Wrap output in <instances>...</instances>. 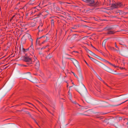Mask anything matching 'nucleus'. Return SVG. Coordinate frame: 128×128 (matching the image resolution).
Returning a JSON list of instances; mask_svg holds the SVG:
<instances>
[{
	"mask_svg": "<svg viewBox=\"0 0 128 128\" xmlns=\"http://www.w3.org/2000/svg\"><path fill=\"white\" fill-rule=\"evenodd\" d=\"M29 73V74H27L26 75L27 77L26 79L33 83H38V80L35 78L32 77L31 74L30 72Z\"/></svg>",
	"mask_w": 128,
	"mask_h": 128,
	"instance_id": "2",
	"label": "nucleus"
},
{
	"mask_svg": "<svg viewBox=\"0 0 128 128\" xmlns=\"http://www.w3.org/2000/svg\"><path fill=\"white\" fill-rule=\"evenodd\" d=\"M23 66H25V67L26 66V65H23Z\"/></svg>",
	"mask_w": 128,
	"mask_h": 128,
	"instance_id": "44",
	"label": "nucleus"
},
{
	"mask_svg": "<svg viewBox=\"0 0 128 128\" xmlns=\"http://www.w3.org/2000/svg\"><path fill=\"white\" fill-rule=\"evenodd\" d=\"M114 50H116L115 48L114 49Z\"/></svg>",
	"mask_w": 128,
	"mask_h": 128,
	"instance_id": "53",
	"label": "nucleus"
},
{
	"mask_svg": "<svg viewBox=\"0 0 128 128\" xmlns=\"http://www.w3.org/2000/svg\"><path fill=\"white\" fill-rule=\"evenodd\" d=\"M50 58V57L49 58Z\"/></svg>",
	"mask_w": 128,
	"mask_h": 128,
	"instance_id": "61",
	"label": "nucleus"
},
{
	"mask_svg": "<svg viewBox=\"0 0 128 128\" xmlns=\"http://www.w3.org/2000/svg\"><path fill=\"white\" fill-rule=\"evenodd\" d=\"M68 97L70 99V98H72V95L71 94L70 92V91H69L68 92Z\"/></svg>",
	"mask_w": 128,
	"mask_h": 128,
	"instance_id": "18",
	"label": "nucleus"
},
{
	"mask_svg": "<svg viewBox=\"0 0 128 128\" xmlns=\"http://www.w3.org/2000/svg\"><path fill=\"white\" fill-rule=\"evenodd\" d=\"M8 119H6V120H7Z\"/></svg>",
	"mask_w": 128,
	"mask_h": 128,
	"instance_id": "58",
	"label": "nucleus"
},
{
	"mask_svg": "<svg viewBox=\"0 0 128 128\" xmlns=\"http://www.w3.org/2000/svg\"><path fill=\"white\" fill-rule=\"evenodd\" d=\"M90 54L93 56H96V55L95 54L92 52L91 51V52L90 53Z\"/></svg>",
	"mask_w": 128,
	"mask_h": 128,
	"instance_id": "25",
	"label": "nucleus"
},
{
	"mask_svg": "<svg viewBox=\"0 0 128 128\" xmlns=\"http://www.w3.org/2000/svg\"><path fill=\"white\" fill-rule=\"evenodd\" d=\"M84 2L87 3H89L90 4L89 5L91 6H95L97 5L98 4H97V2L94 4V0H83Z\"/></svg>",
	"mask_w": 128,
	"mask_h": 128,
	"instance_id": "9",
	"label": "nucleus"
},
{
	"mask_svg": "<svg viewBox=\"0 0 128 128\" xmlns=\"http://www.w3.org/2000/svg\"><path fill=\"white\" fill-rule=\"evenodd\" d=\"M115 46L116 48H117L118 49H119L118 48V47L116 45V43H115Z\"/></svg>",
	"mask_w": 128,
	"mask_h": 128,
	"instance_id": "30",
	"label": "nucleus"
},
{
	"mask_svg": "<svg viewBox=\"0 0 128 128\" xmlns=\"http://www.w3.org/2000/svg\"><path fill=\"white\" fill-rule=\"evenodd\" d=\"M85 62H86V64L88 65V64L86 62V61H85Z\"/></svg>",
	"mask_w": 128,
	"mask_h": 128,
	"instance_id": "45",
	"label": "nucleus"
},
{
	"mask_svg": "<svg viewBox=\"0 0 128 128\" xmlns=\"http://www.w3.org/2000/svg\"><path fill=\"white\" fill-rule=\"evenodd\" d=\"M112 48L114 50V49H115V48Z\"/></svg>",
	"mask_w": 128,
	"mask_h": 128,
	"instance_id": "52",
	"label": "nucleus"
},
{
	"mask_svg": "<svg viewBox=\"0 0 128 128\" xmlns=\"http://www.w3.org/2000/svg\"><path fill=\"white\" fill-rule=\"evenodd\" d=\"M108 64H110L112 66V64L110 62H109Z\"/></svg>",
	"mask_w": 128,
	"mask_h": 128,
	"instance_id": "37",
	"label": "nucleus"
},
{
	"mask_svg": "<svg viewBox=\"0 0 128 128\" xmlns=\"http://www.w3.org/2000/svg\"><path fill=\"white\" fill-rule=\"evenodd\" d=\"M91 46H92L93 48H95L94 47H93V46H92V44H91Z\"/></svg>",
	"mask_w": 128,
	"mask_h": 128,
	"instance_id": "49",
	"label": "nucleus"
},
{
	"mask_svg": "<svg viewBox=\"0 0 128 128\" xmlns=\"http://www.w3.org/2000/svg\"><path fill=\"white\" fill-rule=\"evenodd\" d=\"M94 75L97 77V78L100 80L102 81L104 84L108 86V85L104 82L102 80L101 78L96 73V72H94Z\"/></svg>",
	"mask_w": 128,
	"mask_h": 128,
	"instance_id": "11",
	"label": "nucleus"
},
{
	"mask_svg": "<svg viewBox=\"0 0 128 128\" xmlns=\"http://www.w3.org/2000/svg\"><path fill=\"white\" fill-rule=\"evenodd\" d=\"M86 50L87 52H88L89 53H90V52L91 51L89 50L88 49L86 48Z\"/></svg>",
	"mask_w": 128,
	"mask_h": 128,
	"instance_id": "24",
	"label": "nucleus"
},
{
	"mask_svg": "<svg viewBox=\"0 0 128 128\" xmlns=\"http://www.w3.org/2000/svg\"><path fill=\"white\" fill-rule=\"evenodd\" d=\"M49 56V55H48V56H47V57H48V56Z\"/></svg>",
	"mask_w": 128,
	"mask_h": 128,
	"instance_id": "57",
	"label": "nucleus"
},
{
	"mask_svg": "<svg viewBox=\"0 0 128 128\" xmlns=\"http://www.w3.org/2000/svg\"><path fill=\"white\" fill-rule=\"evenodd\" d=\"M27 102L28 103V104H30L32 105V106H33L34 107H35V106L34 105H33L31 103H30V102Z\"/></svg>",
	"mask_w": 128,
	"mask_h": 128,
	"instance_id": "29",
	"label": "nucleus"
},
{
	"mask_svg": "<svg viewBox=\"0 0 128 128\" xmlns=\"http://www.w3.org/2000/svg\"><path fill=\"white\" fill-rule=\"evenodd\" d=\"M82 114V115H86V116H88V115L87 114Z\"/></svg>",
	"mask_w": 128,
	"mask_h": 128,
	"instance_id": "39",
	"label": "nucleus"
},
{
	"mask_svg": "<svg viewBox=\"0 0 128 128\" xmlns=\"http://www.w3.org/2000/svg\"><path fill=\"white\" fill-rule=\"evenodd\" d=\"M119 44L122 45H123L124 44V41L121 40H119Z\"/></svg>",
	"mask_w": 128,
	"mask_h": 128,
	"instance_id": "15",
	"label": "nucleus"
},
{
	"mask_svg": "<svg viewBox=\"0 0 128 128\" xmlns=\"http://www.w3.org/2000/svg\"><path fill=\"white\" fill-rule=\"evenodd\" d=\"M32 128H33L32 127Z\"/></svg>",
	"mask_w": 128,
	"mask_h": 128,
	"instance_id": "63",
	"label": "nucleus"
},
{
	"mask_svg": "<svg viewBox=\"0 0 128 128\" xmlns=\"http://www.w3.org/2000/svg\"><path fill=\"white\" fill-rule=\"evenodd\" d=\"M88 56L90 58V56L89 55H88Z\"/></svg>",
	"mask_w": 128,
	"mask_h": 128,
	"instance_id": "50",
	"label": "nucleus"
},
{
	"mask_svg": "<svg viewBox=\"0 0 128 128\" xmlns=\"http://www.w3.org/2000/svg\"><path fill=\"white\" fill-rule=\"evenodd\" d=\"M91 60L93 61L94 63H95L96 64H98V65H99L100 66L101 65H103L105 66V68H104V69L106 71H107V72L111 73V72H112V70L108 67L107 66H106L104 64H102V63L98 61L96 59L94 58H92Z\"/></svg>",
	"mask_w": 128,
	"mask_h": 128,
	"instance_id": "1",
	"label": "nucleus"
},
{
	"mask_svg": "<svg viewBox=\"0 0 128 128\" xmlns=\"http://www.w3.org/2000/svg\"><path fill=\"white\" fill-rule=\"evenodd\" d=\"M12 118H10V119H15V120H17V119H18L17 118H16V117H12Z\"/></svg>",
	"mask_w": 128,
	"mask_h": 128,
	"instance_id": "26",
	"label": "nucleus"
},
{
	"mask_svg": "<svg viewBox=\"0 0 128 128\" xmlns=\"http://www.w3.org/2000/svg\"><path fill=\"white\" fill-rule=\"evenodd\" d=\"M34 64L36 66V68H38L40 66V63L39 61L34 56Z\"/></svg>",
	"mask_w": 128,
	"mask_h": 128,
	"instance_id": "10",
	"label": "nucleus"
},
{
	"mask_svg": "<svg viewBox=\"0 0 128 128\" xmlns=\"http://www.w3.org/2000/svg\"><path fill=\"white\" fill-rule=\"evenodd\" d=\"M83 87L81 88L80 90L78 92L80 94V95L83 96L85 95L87 93V90L84 85L83 84Z\"/></svg>",
	"mask_w": 128,
	"mask_h": 128,
	"instance_id": "3",
	"label": "nucleus"
},
{
	"mask_svg": "<svg viewBox=\"0 0 128 128\" xmlns=\"http://www.w3.org/2000/svg\"><path fill=\"white\" fill-rule=\"evenodd\" d=\"M106 42V40H104L103 41L102 44V47H104V48H105V44Z\"/></svg>",
	"mask_w": 128,
	"mask_h": 128,
	"instance_id": "16",
	"label": "nucleus"
},
{
	"mask_svg": "<svg viewBox=\"0 0 128 128\" xmlns=\"http://www.w3.org/2000/svg\"><path fill=\"white\" fill-rule=\"evenodd\" d=\"M103 61L104 62H105L106 63H108H108L109 62L105 60H103Z\"/></svg>",
	"mask_w": 128,
	"mask_h": 128,
	"instance_id": "27",
	"label": "nucleus"
},
{
	"mask_svg": "<svg viewBox=\"0 0 128 128\" xmlns=\"http://www.w3.org/2000/svg\"><path fill=\"white\" fill-rule=\"evenodd\" d=\"M16 125L13 124H11L9 125V126L12 128H13L15 127Z\"/></svg>",
	"mask_w": 128,
	"mask_h": 128,
	"instance_id": "17",
	"label": "nucleus"
},
{
	"mask_svg": "<svg viewBox=\"0 0 128 128\" xmlns=\"http://www.w3.org/2000/svg\"><path fill=\"white\" fill-rule=\"evenodd\" d=\"M23 65H22H22H21V66H23Z\"/></svg>",
	"mask_w": 128,
	"mask_h": 128,
	"instance_id": "56",
	"label": "nucleus"
},
{
	"mask_svg": "<svg viewBox=\"0 0 128 128\" xmlns=\"http://www.w3.org/2000/svg\"><path fill=\"white\" fill-rule=\"evenodd\" d=\"M115 32H114V31H110L108 32L107 33L108 34H114Z\"/></svg>",
	"mask_w": 128,
	"mask_h": 128,
	"instance_id": "19",
	"label": "nucleus"
},
{
	"mask_svg": "<svg viewBox=\"0 0 128 128\" xmlns=\"http://www.w3.org/2000/svg\"><path fill=\"white\" fill-rule=\"evenodd\" d=\"M42 38V40L44 41L42 42V44H44V43L46 42L47 41V36H42L40 37L39 38H38L37 39L36 42L37 43V41L39 42L38 40Z\"/></svg>",
	"mask_w": 128,
	"mask_h": 128,
	"instance_id": "8",
	"label": "nucleus"
},
{
	"mask_svg": "<svg viewBox=\"0 0 128 128\" xmlns=\"http://www.w3.org/2000/svg\"><path fill=\"white\" fill-rule=\"evenodd\" d=\"M90 59L91 60L92 59V57H90Z\"/></svg>",
	"mask_w": 128,
	"mask_h": 128,
	"instance_id": "46",
	"label": "nucleus"
},
{
	"mask_svg": "<svg viewBox=\"0 0 128 128\" xmlns=\"http://www.w3.org/2000/svg\"><path fill=\"white\" fill-rule=\"evenodd\" d=\"M77 36H78L77 35L74 34L71 37L70 40H74L77 38Z\"/></svg>",
	"mask_w": 128,
	"mask_h": 128,
	"instance_id": "14",
	"label": "nucleus"
},
{
	"mask_svg": "<svg viewBox=\"0 0 128 128\" xmlns=\"http://www.w3.org/2000/svg\"><path fill=\"white\" fill-rule=\"evenodd\" d=\"M112 66L115 67H118V66H116L114 64H112Z\"/></svg>",
	"mask_w": 128,
	"mask_h": 128,
	"instance_id": "32",
	"label": "nucleus"
},
{
	"mask_svg": "<svg viewBox=\"0 0 128 128\" xmlns=\"http://www.w3.org/2000/svg\"><path fill=\"white\" fill-rule=\"evenodd\" d=\"M46 109V110L48 111L51 114H52L48 110V109L46 107H45Z\"/></svg>",
	"mask_w": 128,
	"mask_h": 128,
	"instance_id": "36",
	"label": "nucleus"
},
{
	"mask_svg": "<svg viewBox=\"0 0 128 128\" xmlns=\"http://www.w3.org/2000/svg\"><path fill=\"white\" fill-rule=\"evenodd\" d=\"M30 127L31 128H32V127L30 125Z\"/></svg>",
	"mask_w": 128,
	"mask_h": 128,
	"instance_id": "48",
	"label": "nucleus"
},
{
	"mask_svg": "<svg viewBox=\"0 0 128 128\" xmlns=\"http://www.w3.org/2000/svg\"><path fill=\"white\" fill-rule=\"evenodd\" d=\"M125 76H128V74L125 75H124Z\"/></svg>",
	"mask_w": 128,
	"mask_h": 128,
	"instance_id": "41",
	"label": "nucleus"
},
{
	"mask_svg": "<svg viewBox=\"0 0 128 128\" xmlns=\"http://www.w3.org/2000/svg\"><path fill=\"white\" fill-rule=\"evenodd\" d=\"M23 59L24 61L28 63H27V64L30 65L32 63V62L31 58L27 55H25Z\"/></svg>",
	"mask_w": 128,
	"mask_h": 128,
	"instance_id": "4",
	"label": "nucleus"
},
{
	"mask_svg": "<svg viewBox=\"0 0 128 128\" xmlns=\"http://www.w3.org/2000/svg\"><path fill=\"white\" fill-rule=\"evenodd\" d=\"M2 71V70L0 69V72H1Z\"/></svg>",
	"mask_w": 128,
	"mask_h": 128,
	"instance_id": "42",
	"label": "nucleus"
},
{
	"mask_svg": "<svg viewBox=\"0 0 128 128\" xmlns=\"http://www.w3.org/2000/svg\"><path fill=\"white\" fill-rule=\"evenodd\" d=\"M27 39H29L30 41L33 40L31 38V35L30 34L28 33H26L24 35L22 39V40H25Z\"/></svg>",
	"mask_w": 128,
	"mask_h": 128,
	"instance_id": "5",
	"label": "nucleus"
},
{
	"mask_svg": "<svg viewBox=\"0 0 128 128\" xmlns=\"http://www.w3.org/2000/svg\"><path fill=\"white\" fill-rule=\"evenodd\" d=\"M31 42L32 44L30 46V48H31L32 49H33V42L32 41H31Z\"/></svg>",
	"mask_w": 128,
	"mask_h": 128,
	"instance_id": "22",
	"label": "nucleus"
},
{
	"mask_svg": "<svg viewBox=\"0 0 128 128\" xmlns=\"http://www.w3.org/2000/svg\"><path fill=\"white\" fill-rule=\"evenodd\" d=\"M126 124L128 125V122H127Z\"/></svg>",
	"mask_w": 128,
	"mask_h": 128,
	"instance_id": "55",
	"label": "nucleus"
},
{
	"mask_svg": "<svg viewBox=\"0 0 128 128\" xmlns=\"http://www.w3.org/2000/svg\"><path fill=\"white\" fill-rule=\"evenodd\" d=\"M92 69L93 71V72L94 74V72H96L92 68Z\"/></svg>",
	"mask_w": 128,
	"mask_h": 128,
	"instance_id": "31",
	"label": "nucleus"
},
{
	"mask_svg": "<svg viewBox=\"0 0 128 128\" xmlns=\"http://www.w3.org/2000/svg\"><path fill=\"white\" fill-rule=\"evenodd\" d=\"M68 84H67V87H68Z\"/></svg>",
	"mask_w": 128,
	"mask_h": 128,
	"instance_id": "51",
	"label": "nucleus"
},
{
	"mask_svg": "<svg viewBox=\"0 0 128 128\" xmlns=\"http://www.w3.org/2000/svg\"><path fill=\"white\" fill-rule=\"evenodd\" d=\"M120 68L121 70H122L123 69H125V68H124L123 67H120Z\"/></svg>",
	"mask_w": 128,
	"mask_h": 128,
	"instance_id": "35",
	"label": "nucleus"
},
{
	"mask_svg": "<svg viewBox=\"0 0 128 128\" xmlns=\"http://www.w3.org/2000/svg\"><path fill=\"white\" fill-rule=\"evenodd\" d=\"M72 61L73 63L77 68H80V66L78 62L76 60L73 58H67Z\"/></svg>",
	"mask_w": 128,
	"mask_h": 128,
	"instance_id": "6",
	"label": "nucleus"
},
{
	"mask_svg": "<svg viewBox=\"0 0 128 128\" xmlns=\"http://www.w3.org/2000/svg\"><path fill=\"white\" fill-rule=\"evenodd\" d=\"M14 16H13L12 18L11 19H12V18H13V17H14Z\"/></svg>",
	"mask_w": 128,
	"mask_h": 128,
	"instance_id": "43",
	"label": "nucleus"
},
{
	"mask_svg": "<svg viewBox=\"0 0 128 128\" xmlns=\"http://www.w3.org/2000/svg\"><path fill=\"white\" fill-rule=\"evenodd\" d=\"M35 122H36V123L38 124V123L37 122H36V120H35Z\"/></svg>",
	"mask_w": 128,
	"mask_h": 128,
	"instance_id": "47",
	"label": "nucleus"
},
{
	"mask_svg": "<svg viewBox=\"0 0 128 128\" xmlns=\"http://www.w3.org/2000/svg\"><path fill=\"white\" fill-rule=\"evenodd\" d=\"M48 46V45H47L46 46H44L43 48H45L46 47H47Z\"/></svg>",
	"mask_w": 128,
	"mask_h": 128,
	"instance_id": "33",
	"label": "nucleus"
},
{
	"mask_svg": "<svg viewBox=\"0 0 128 128\" xmlns=\"http://www.w3.org/2000/svg\"><path fill=\"white\" fill-rule=\"evenodd\" d=\"M72 73L74 75V76H75L77 78H78L77 76L74 74V72H72Z\"/></svg>",
	"mask_w": 128,
	"mask_h": 128,
	"instance_id": "28",
	"label": "nucleus"
},
{
	"mask_svg": "<svg viewBox=\"0 0 128 128\" xmlns=\"http://www.w3.org/2000/svg\"><path fill=\"white\" fill-rule=\"evenodd\" d=\"M112 119V120H124L125 119L124 118H122L121 117L117 116L116 117H115V118H111Z\"/></svg>",
	"mask_w": 128,
	"mask_h": 128,
	"instance_id": "12",
	"label": "nucleus"
},
{
	"mask_svg": "<svg viewBox=\"0 0 128 128\" xmlns=\"http://www.w3.org/2000/svg\"><path fill=\"white\" fill-rule=\"evenodd\" d=\"M126 8L128 9V8Z\"/></svg>",
	"mask_w": 128,
	"mask_h": 128,
	"instance_id": "60",
	"label": "nucleus"
},
{
	"mask_svg": "<svg viewBox=\"0 0 128 128\" xmlns=\"http://www.w3.org/2000/svg\"><path fill=\"white\" fill-rule=\"evenodd\" d=\"M74 52H76V53H78V52H77V51H74L72 52V53H73Z\"/></svg>",
	"mask_w": 128,
	"mask_h": 128,
	"instance_id": "40",
	"label": "nucleus"
},
{
	"mask_svg": "<svg viewBox=\"0 0 128 128\" xmlns=\"http://www.w3.org/2000/svg\"><path fill=\"white\" fill-rule=\"evenodd\" d=\"M71 87L70 86V88Z\"/></svg>",
	"mask_w": 128,
	"mask_h": 128,
	"instance_id": "62",
	"label": "nucleus"
},
{
	"mask_svg": "<svg viewBox=\"0 0 128 128\" xmlns=\"http://www.w3.org/2000/svg\"><path fill=\"white\" fill-rule=\"evenodd\" d=\"M39 102L40 103V104H41L40 103V102Z\"/></svg>",
	"mask_w": 128,
	"mask_h": 128,
	"instance_id": "59",
	"label": "nucleus"
},
{
	"mask_svg": "<svg viewBox=\"0 0 128 128\" xmlns=\"http://www.w3.org/2000/svg\"><path fill=\"white\" fill-rule=\"evenodd\" d=\"M128 100V99L126 100L125 101H124V102H122V103H121L120 104H119V105H120V104H122V103H124V102H126V101H127V100Z\"/></svg>",
	"mask_w": 128,
	"mask_h": 128,
	"instance_id": "38",
	"label": "nucleus"
},
{
	"mask_svg": "<svg viewBox=\"0 0 128 128\" xmlns=\"http://www.w3.org/2000/svg\"><path fill=\"white\" fill-rule=\"evenodd\" d=\"M112 6L114 8H118L119 7H122L123 5L121 3L118 2L115 4H112Z\"/></svg>",
	"mask_w": 128,
	"mask_h": 128,
	"instance_id": "7",
	"label": "nucleus"
},
{
	"mask_svg": "<svg viewBox=\"0 0 128 128\" xmlns=\"http://www.w3.org/2000/svg\"><path fill=\"white\" fill-rule=\"evenodd\" d=\"M66 55H68V56H70L68 54H66Z\"/></svg>",
	"mask_w": 128,
	"mask_h": 128,
	"instance_id": "54",
	"label": "nucleus"
},
{
	"mask_svg": "<svg viewBox=\"0 0 128 128\" xmlns=\"http://www.w3.org/2000/svg\"><path fill=\"white\" fill-rule=\"evenodd\" d=\"M27 114H28L29 116H31V115L29 112H28V113H27Z\"/></svg>",
	"mask_w": 128,
	"mask_h": 128,
	"instance_id": "34",
	"label": "nucleus"
},
{
	"mask_svg": "<svg viewBox=\"0 0 128 128\" xmlns=\"http://www.w3.org/2000/svg\"><path fill=\"white\" fill-rule=\"evenodd\" d=\"M51 25L52 26H54V20H52L51 21Z\"/></svg>",
	"mask_w": 128,
	"mask_h": 128,
	"instance_id": "21",
	"label": "nucleus"
},
{
	"mask_svg": "<svg viewBox=\"0 0 128 128\" xmlns=\"http://www.w3.org/2000/svg\"><path fill=\"white\" fill-rule=\"evenodd\" d=\"M37 2L36 1V0H30L29 1V4L30 5H33L36 4Z\"/></svg>",
	"mask_w": 128,
	"mask_h": 128,
	"instance_id": "13",
	"label": "nucleus"
},
{
	"mask_svg": "<svg viewBox=\"0 0 128 128\" xmlns=\"http://www.w3.org/2000/svg\"><path fill=\"white\" fill-rule=\"evenodd\" d=\"M73 102V103L74 104H76V105H78V106H80V105L79 104H78V103H77L76 102V101H74V102Z\"/></svg>",
	"mask_w": 128,
	"mask_h": 128,
	"instance_id": "23",
	"label": "nucleus"
},
{
	"mask_svg": "<svg viewBox=\"0 0 128 128\" xmlns=\"http://www.w3.org/2000/svg\"><path fill=\"white\" fill-rule=\"evenodd\" d=\"M48 10H46L43 12V13L45 14L46 15H47L48 14Z\"/></svg>",
	"mask_w": 128,
	"mask_h": 128,
	"instance_id": "20",
	"label": "nucleus"
}]
</instances>
